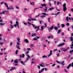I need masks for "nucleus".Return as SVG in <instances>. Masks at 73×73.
I'll list each match as a JSON object with an SVG mask.
<instances>
[{"instance_id":"nucleus-33","label":"nucleus","mask_w":73,"mask_h":73,"mask_svg":"<svg viewBox=\"0 0 73 73\" xmlns=\"http://www.w3.org/2000/svg\"><path fill=\"white\" fill-rule=\"evenodd\" d=\"M47 58V56L46 55H44L42 57V58Z\"/></svg>"},{"instance_id":"nucleus-17","label":"nucleus","mask_w":73,"mask_h":73,"mask_svg":"<svg viewBox=\"0 0 73 73\" xmlns=\"http://www.w3.org/2000/svg\"><path fill=\"white\" fill-rule=\"evenodd\" d=\"M47 38H53V36H52L50 35V36L48 37Z\"/></svg>"},{"instance_id":"nucleus-41","label":"nucleus","mask_w":73,"mask_h":73,"mask_svg":"<svg viewBox=\"0 0 73 73\" xmlns=\"http://www.w3.org/2000/svg\"><path fill=\"white\" fill-rule=\"evenodd\" d=\"M64 71H65L66 72H68V71H67V70H66V68L64 69Z\"/></svg>"},{"instance_id":"nucleus-62","label":"nucleus","mask_w":73,"mask_h":73,"mask_svg":"<svg viewBox=\"0 0 73 73\" xmlns=\"http://www.w3.org/2000/svg\"><path fill=\"white\" fill-rule=\"evenodd\" d=\"M28 50H31V49L30 48H27Z\"/></svg>"},{"instance_id":"nucleus-49","label":"nucleus","mask_w":73,"mask_h":73,"mask_svg":"<svg viewBox=\"0 0 73 73\" xmlns=\"http://www.w3.org/2000/svg\"><path fill=\"white\" fill-rule=\"evenodd\" d=\"M31 47H33V44H31Z\"/></svg>"},{"instance_id":"nucleus-48","label":"nucleus","mask_w":73,"mask_h":73,"mask_svg":"<svg viewBox=\"0 0 73 73\" xmlns=\"http://www.w3.org/2000/svg\"><path fill=\"white\" fill-rule=\"evenodd\" d=\"M23 23L25 25H27V23H25V22H23Z\"/></svg>"},{"instance_id":"nucleus-30","label":"nucleus","mask_w":73,"mask_h":73,"mask_svg":"<svg viewBox=\"0 0 73 73\" xmlns=\"http://www.w3.org/2000/svg\"><path fill=\"white\" fill-rule=\"evenodd\" d=\"M65 26V25L64 24H62L61 25V27H62V28H64V27Z\"/></svg>"},{"instance_id":"nucleus-60","label":"nucleus","mask_w":73,"mask_h":73,"mask_svg":"<svg viewBox=\"0 0 73 73\" xmlns=\"http://www.w3.org/2000/svg\"><path fill=\"white\" fill-rule=\"evenodd\" d=\"M16 8H17V9H19V7H17V6H16Z\"/></svg>"},{"instance_id":"nucleus-10","label":"nucleus","mask_w":73,"mask_h":73,"mask_svg":"<svg viewBox=\"0 0 73 73\" xmlns=\"http://www.w3.org/2000/svg\"><path fill=\"white\" fill-rule=\"evenodd\" d=\"M12 68L10 70V71H12L13 70H14V69H16V68L15 67H11V68Z\"/></svg>"},{"instance_id":"nucleus-51","label":"nucleus","mask_w":73,"mask_h":73,"mask_svg":"<svg viewBox=\"0 0 73 73\" xmlns=\"http://www.w3.org/2000/svg\"><path fill=\"white\" fill-rule=\"evenodd\" d=\"M54 5H56V3H57V2L56 1H54Z\"/></svg>"},{"instance_id":"nucleus-36","label":"nucleus","mask_w":73,"mask_h":73,"mask_svg":"<svg viewBox=\"0 0 73 73\" xmlns=\"http://www.w3.org/2000/svg\"><path fill=\"white\" fill-rule=\"evenodd\" d=\"M63 7H66V4L64 3V4H63Z\"/></svg>"},{"instance_id":"nucleus-47","label":"nucleus","mask_w":73,"mask_h":73,"mask_svg":"<svg viewBox=\"0 0 73 73\" xmlns=\"http://www.w3.org/2000/svg\"><path fill=\"white\" fill-rule=\"evenodd\" d=\"M28 53H29V51H27L26 53V54H28Z\"/></svg>"},{"instance_id":"nucleus-21","label":"nucleus","mask_w":73,"mask_h":73,"mask_svg":"<svg viewBox=\"0 0 73 73\" xmlns=\"http://www.w3.org/2000/svg\"><path fill=\"white\" fill-rule=\"evenodd\" d=\"M28 60H29V58L28 57H27L26 60L24 62V63H25L27 62V61Z\"/></svg>"},{"instance_id":"nucleus-31","label":"nucleus","mask_w":73,"mask_h":73,"mask_svg":"<svg viewBox=\"0 0 73 73\" xmlns=\"http://www.w3.org/2000/svg\"><path fill=\"white\" fill-rule=\"evenodd\" d=\"M18 50H17L15 52V54H17V53H18Z\"/></svg>"},{"instance_id":"nucleus-52","label":"nucleus","mask_w":73,"mask_h":73,"mask_svg":"<svg viewBox=\"0 0 73 73\" xmlns=\"http://www.w3.org/2000/svg\"><path fill=\"white\" fill-rule=\"evenodd\" d=\"M17 48H18L19 49H20V47H19L18 46H17Z\"/></svg>"},{"instance_id":"nucleus-18","label":"nucleus","mask_w":73,"mask_h":73,"mask_svg":"<svg viewBox=\"0 0 73 73\" xmlns=\"http://www.w3.org/2000/svg\"><path fill=\"white\" fill-rule=\"evenodd\" d=\"M58 27H54V29H55V30H58Z\"/></svg>"},{"instance_id":"nucleus-29","label":"nucleus","mask_w":73,"mask_h":73,"mask_svg":"<svg viewBox=\"0 0 73 73\" xmlns=\"http://www.w3.org/2000/svg\"><path fill=\"white\" fill-rule=\"evenodd\" d=\"M5 5L8 8V5L7 4V3H5Z\"/></svg>"},{"instance_id":"nucleus-35","label":"nucleus","mask_w":73,"mask_h":73,"mask_svg":"<svg viewBox=\"0 0 73 73\" xmlns=\"http://www.w3.org/2000/svg\"><path fill=\"white\" fill-rule=\"evenodd\" d=\"M32 3L31 2L30 3L31 4V5H34V2H32ZM32 3H33V4H32Z\"/></svg>"},{"instance_id":"nucleus-57","label":"nucleus","mask_w":73,"mask_h":73,"mask_svg":"<svg viewBox=\"0 0 73 73\" xmlns=\"http://www.w3.org/2000/svg\"><path fill=\"white\" fill-rule=\"evenodd\" d=\"M58 28H60V25H59V23H58Z\"/></svg>"},{"instance_id":"nucleus-27","label":"nucleus","mask_w":73,"mask_h":73,"mask_svg":"<svg viewBox=\"0 0 73 73\" xmlns=\"http://www.w3.org/2000/svg\"><path fill=\"white\" fill-rule=\"evenodd\" d=\"M45 29V28H44V26H42L41 27V31H43V29Z\"/></svg>"},{"instance_id":"nucleus-55","label":"nucleus","mask_w":73,"mask_h":73,"mask_svg":"<svg viewBox=\"0 0 73 73\" xmlns=\"http://www.w3.org/2000/svg\"><path fill=\"white\" fill-rule=\"evenodd\" d=\"M59 4H60V2H59L58 1L57 2V5H59Z\"/></svg>"},{"instance_id":"nucleus-26","label":"nucleus","mask_w":73,"mask_h":73,"mask_svg":"<svg viewBox=\"0 0 73 73\" xmlns=\"http://www.w3.org/2000/svg\"><path fill=\"white\" fill-rule=\"evenodd\" d=\"M70 40H71V41H73V37L71 36V37H70Z\"/></svg>"},{"instance_id":"nucleus-64","label":"nucleus","mask_w":73,"mask_h":73,"mask_svg":"<svg viewBox=\"0 0 73 73\" xmlns=\"http://www.w3.org/2000/svg\"><path fill=\"white\" fill-rule=\"evenodd\" d=\"M62 35H64V33H62L61 34Z\"/></svg>"},{"instance_id":"nucleus-63","label":"nucleus","mask_w":73,"mask_h":73,"mask_svg":"<svg viewBox=\"0 0 73 73\" xmlns=\"http://www.w3.org/2000/svg\"><path fill=\"white\" fill-rule=\"evenodd\" d=\"M42 21H40V24H41V23H42Z\"/></svg>"},{"instance_id":"nucleus-58","label":"nucleus","mask_w":73,"mask_h":73,"mask_svg":"<svg viewBox=\"0 0 73 73\" xmlns=\"http://www.w3.org/2000/svg\"><path fill=\"white\" fill-rule=\"evenodd\" d=\"M0 22L1 23H3V20L1 19L0 20Z\"/></svg>"},{"instance_id":"nucleus-61","label":"nucleus","mask_w":73,"mask_h":73,"mask_svg":"<svg viewBox=\"0 0 73 73\" xmlns=\"http://www.w3.org/2000/svg\"><path fill=\"white\" fill-rule=\"evenodd\" d=\"M56 65V64H52V67H53V66H55Z\"/></svg>"},{"instance_id":"nucleus-53","label":"nucleus","mask_w":73,"mask_h":73,"mask_svg":"<svg viewBox=\"0 0 73 73\" xmlns=\"http://www.w3.org/2000/svg\"><path fill=\"white\" fill-rule=\"evenodd\" d=\"M44 25H45V28H46V26H47L46 24V23H44Z\"/></svg>"},{"instance_id":"nucleus-40","label":"nucleus","mask_w":73,"mask_h":73,"mask_svg":"<svg viewBox=\"0 0 73 73\" xmlns=\"http://www.w3.org/2000/svg\"><path fill=\"white\" fill-rule=\"evenodd\" d=\"M26 55H27V56L28 57V58H31V57H30V56H29V55H28V54H26Z\"/></svg>"},{"instance_id":"nucleus-45","label":"nucleus","mask_w":73,"mask_h":73,"mask_svg":"<svg viewBox=\"0 0 73 73\" xmlns=\"http://www.w3.org/2000/svg\"><path fill=\"white\" fill-rule=\"evenodd\" d=\"M60 12H58L57 14H56V15H58V14H60Z\"/></svg>"},{"instance_id":"nucleus-32","label":"nucleus","mask_w":73,"mask_h":73,"mask_svg":"<svg viewBox=\"0 0 73 73\" xmlns=\"http://www.w3.org/2000/svg\"><path fill=\"white\" fill-rule=\"evenodd\" d=\"M68 16L66 18V21H69V19H68Z\"/></svg>"},{"instance_id":"nucleus-8","label":"nucleus","mask_w":73,"mask_h":73,"mask_svg":"<svg viewBox=\"0 0 73 73\" xmlns=\"http://www.w3.org/2000/svg\"><path fill=\"white\" fill-rule=\"evenodd\" d=\"M44 7L46 8V9H44V12H46V11H47V9H48V7L46 6V5H45Z\"/></svg>"},{"instance_id":"nucleus-39","label":"nucleus","mask_w":73,"mask_h":73,"mask_svg":"<svg viewBox=\"0 0 73 73\" xmlns=\"http://www.w3.org/2000/svg\"><path fill=\"white\" fill-rule=\"evenodd\" d=\"M50 18H48V21H49V23H50Z\"/></svg>"},{"instance_id":"nucleus-12","label":"nucleus","mask_w":73,"mask_h":73,"mask_svg":"<svg viewBox=\"0 0 73 73\" xmlns=\"http://www.w3.org/2000/svg\"><path fill=\"white\" fill-rule=\"evenodd\" d=\"M63 11H64V12H65L67 9V8H66V7H63Z\"/></svg>"},{"instance_id":"nucleus-24","label":"nucleus","mask_w":73,"mask_h":73,"mask_svg":"<svg viewBox=\"0 0 73 73\" xmlns=\"http://www.w3.org/2000/svg\"><path fill=\"white\" fill-rule=\"evenodd\" d=\"M71 66V64H70L68 65V66L67 68V69H69V68H70V67Z\"/></svg>"},{"instance_id":"nucleus-11","label":"nucleus","mask_w":73,"mask_h":73,"mask_svg":"<svg viewBox=\"0 0 73 73\" xmlns=\"http://www.w3.org/2000/svg\"><path fill=\"white\" fill-rule=\"evenodd\" d=\"M24 42H26V43H29V41L28 40V39H26L24 40Z\"/></svg>"},{"instance_id":"nucleus-14","label":"nucleus","mask_w":73,"mask_h":73,"mask_svg":"<svg viewBox=\"0 0 73 73\" xmlns=\"http://www.w3.org/2000/svg\"><path fill=\"white\" fill-rule=\"evenodd\" d=\"M14 63H15V64H17L18 63H19V61H18V60H15L14 61Z\"/></svg>"},{"instance_id":"nucleus-15","label":"nucleus","mask_w":73,"mask_h":73,"mask_svg":"<svg viewBox=\"0 0 73 73\" xmlns=\"http://www.w3.org/2000/svg\"><path fill=\"white\" fill-rule=\"evenodd\" d=\"M36 35H37V34H36V33H34L32 35H31V36L32 37H34V36H36Z\"/></svg>"},{"instance_id":"nucleus-6","label":"nucleus","mask_w":73,"mask_h":73,"mask_svg":"<svg viewBox=\"0 0 73 73\" xmlns=\"http://www.w3.org/2000/svg\"><path fill=\"white\" fill-rule=\"evenodd\" d=\"M61 49L62 50V51L64 52H65L66 51H68V50L67 49H66L65 48H61Z\"/></svg>"},{"instance_id":"nucleus-9","label":"nucleus","mask_w":73,"mask_h":73,"mask_svg":"<svg viewBox=\"0 0 73 73\" xmlns=\"http://www.w3.org/2000/svg\"><path fill=\"white\" fill-rule=\"evenodd\" d=\"M14 8L13 7H8L7 9L8 10H11L12 9H13Z\"/></svg>"},{"instance_id":"nucleus-59","label":"nucleus","mask_w":73,"mask_h":73,"mask_svg":"<svg viewBox=\"0 0 73 73\" xmlns=\"http://www.w3.org/2000/svg\"><path fill=\"white\" fill-rule=\"evenodd\" d=\"M37 67L38 69H40V66H37Z\"/></svg>"},{"instance_id":"nucleus-22","label":"nucleus","mask_w":73,"mask_h":73,"mask_svg":"<svg viewBox=\"0 0 73 73\" xmlns=\"http://www.w3.org/2000/svg\"><path fill=\"white\" fill-rule=\"evenodd\" d=\"M53 54V53L52 52H51L48 55V57H49V56H50Z\"/></svg>"},{"instance_id":"nucleus-1","label":"nucleus","mask_w":73,"mask_h":73,"mask_svg":"<svg viewBox=\"0 0 73 73\" xmlns=\"http://www.w3.org/2000/svg\"><path fill=\"white\" fill-rule=\"evenodd\" d=\"M28 24H29L28 25L29 26H30L31 25H32L33 27H34V29H37V28H38V29L36 30V32H37L38 31H39V30H40V28H39V27H40V26H36L35 25L31 23H30L29 22H28Z\"/></svg>"},{"instance_id":"nucleus-7","label":"nucleus","mask_w":73,"mask_h":73,"mask_svg":"<svg viewBox=\"0 0 73 73\" xmlns=\"http://www.w3.org/2000/svg\"><path fill=\"white\" fill-rule=\"evenodd\" d=\"M56 62L57 63H58V64H64V61H63L62 62L60 63L59 61H56Z\"/></svg>"},{"instance_id":"nucleus-50","label":"nucleus","mask_w":73,"mask_h":73,"mask_svg":"<svg viewBox=\"0 0 73 73\" xmlns=\"http://www.w3.org/2000/svg\"><path fill=\"white\" fill-rule=\"evenodd\" d=\"M66 25L67 26H69V23H67V24H66Z\"/></svg>"},{"instance_id":"nucleus-34","label":"nucleus","mask_w":73,"mask_h":73,"mask_svg":"<svg viewBox=\"0 0 73 73\" xmlns=\"http://www.w3.org/2000/svg\"><path fill=\"white\" fill-rule=\"evenodd\" d=\"M72 52H73V50H71L70 51L69 53H72Z\"/></svg>"},{"instance_id":"nucleus-54","label":"nucleus","mask_w":73,"mask_h":73,"mask_svg":"<svg viewBox=\"0 0 73 73\" xmlns=\"http://www.w3.org/2000/svg\"><path fill=\"white\" fill-rule=\"evenodd\" d=\"M40 16V14H39L38 15L36 16L35 17H38Z\"/></svg>"},{"instance_id":"nucleus-19","label":"nucleus","mask_w":73,"mask_h":73,"mask_svg":"<svg viewBox=\"0 0 73 73\" xmlns=\"http://www.w3.org/2000/svg\"><path fill=\"white\" fill-rule=\"evenodd\" d=\"M31 20H32V21H37V20L35 18H31Z\"/></svg>"},{"instance_id":"nucleus-20","label":"nucleus","mask_w":73,"mask_h":73,"mask_svg":"<svg viewBox=\"0 0 73 73\" xmlns=\"http://www.w3.org/2000/svg\"><path fill=\"white\" fill-rule=\"evenodd\" d=\"M5 23H0V25H1V26H3V25H5Z\"/></svg>"},{"instance_id":"nucleus-4","label":"nucleus","mask_w":73,"mask_h":73,"mask_svg":"<svg viewBox=\"0 0 73 73\" xmlns=\"http://www.w3.org/2000/svg\"><path fill=\"white\" fill-rule=\"evenodd\" d=\"M64 45H65V43H63V44L60 43V44L58 45L57 46L58 47H60V46H63Z\"/></svg>"},{"instance_id":"nucleus-38","label":"nucleus","mask_w":73,"mask_h":73,"mask_svg":"<svg viewBox=\"0 0 73 73\" xmlns=\"http://www.w3.org/2000/svg\"><path fill=\"white\" fill-rule=\"evenodd\" d=\"M37 40V39L36 38H34L33 39V40L35 41V40Z\"/></svg>"},{"instance_id":"nucleus-43","label":"nucleus","mask_w":73,"mask_h":73,"mask_svg":"<svg viewBox=\"0 0 73 73\" xmlns=\"http://www.w3.org/2000/svg\"><path fill=\"white\" fill-rule=\"evenodd\" d=\"M19 42H17V45L18 46H19L20 45V43H19Z\"/></svg>"},{"instance_id":"nucleus-44","label":"nucleus","mask_w":73,"mask_h":73,"mask_svg":"<svg viewBox=\"0 0 73 73\" xmlns=\"http://www.w3.org/2000/svg\"><path fill=\"white\" fill-rule=\"evenodd\" d=\"M22 57H23V58L24 57H25V54H22Z\"/></svg>"},{"instance_id":"nucleus-5","label":"nucleus","mask_w":73,"mask_h":73,"mask_svg":"<svg viewBox=\"0 0 73 73\" xmlns=\"http://www.w3.org/2000/svg\"><path fill=\"white\" fill-rule=\"evenodd\" d=\"M54 27V26H53V25H52L51 27L50 28V29L49 28H48V29L49 31L50 32V30H52L53 29Z\"/></svg>"},{"instance_id":"nucleus-28","label":"nucleus","mask_w":73,"mask_h":73,"mask_svg":"<svg viewBox=\"0 0 73 73\" xmlns=\"http://www.w3.org/2000/svg\"><path fill=\"white\" fill-rule=\"evenodd\" d=\"M45 70V68H43L41 69V70L40 71V72H42V71H43V70Z\"/></svg>"},{"instance_id":"nucleus-13","label":"nucleus","mask_w":73,"mask_h":73,"mask_svg":"<svg viewBox=\"0 0 73 73\" xmlns=\"http://www.w3.org/2000/svg\"><path fill=\"white\" fill-rule=\"evenodd\" d=\"M54 9V7H51L50 8L48 9V11H52V10H53Z\"/></svg>"},{"instance_id":"nucleus-2","label":"nucleus","mask_w":73,"mask_h":73,"mask_svg":"<svg viewBox=\"0 0 73 73\" xmlns=\"http://www.w3.org/2000/svg\"><path fill=\"white\" fill-rule=\"evenodd\" d=\"M42 15H42L40 17L41 18H44V17H45L46 16H48V14H46L45 13H42Z\"/></svg>"},{"instance_id":"nucleus-56","label":"nucleus","mask_w":73,"mask_h":73,"mask_svg":"<svg viewBox=\"0 0 73 73\" xmlns=\"http://www.w3.org/2000/svg\"><path fill=\"white\" fill-rule=\"evenodd\" d=\"M28 20L29 21H31V19H28Z\"/></svg>"},{"instance_id":"nucleus-23","label":"nucleus","mask_w":73,"mask_h":73,"mask_svg":"<svg viewBox=\"0 0 73 73\" xmlns=\"http://www.w3.org/2000/svg\"><path fill=\"white\" fill-rule=\"evenodd\" d=\"M17 40L18 41V42H20V38H17Z\"/></svg>"},{"instance_id":"nucleus-3","label":"nucleus","mask_w":73,"mask_h":73,"mask_svg":"<svg viewBox=\"0 0 73 73\" xmlns=\"http://www.w3.org/2000/svg\"><path fill=\"white\" fill-rule=\"evenodd\" d=\"M45 5H46V4H45V3L41 4V6H42L39 7V8L42 9V8H43V7H45Z\"/></svg>"},{"instance_id":"nucleus-46","label":"nucleus","mask_w":73,"mask_h":73,"mask_svg":"<svg viewBox=\"0 0 73 73\" xmlns=\"http://www.w3.org/2000/svg\"><path fill=\"white\" fill-rule=\"evenodd\" d=\"M11 27H10V28H13V26L12 25H10Z\"/></svg>"},{"instance_id":"nucleus-42","label":"nucleus","mask_w":73,"mask_h":73,"mask_svg":"<svg viewBox=\"0 0 73 73\" xmlns=\"http://www.w3.org/2000/svg\"><path fill=\"white\" fill-rule=\"evenodd\" d=\"M40 66H41V67H43V66H44V65L42 64H40Z\"/></svg>"},{"instance_id":"nucleus-25","label":"nucleus","mask_w":73,"mask_h":73,"mask_svg":"<svg viewBox=\"0 0 73 73\" xmlns=\"http://www.w3.org/2000/svg\"><path fill=\"white\" fill-rule=\"evenodd\" d=\"M61 32V29H60L58 31V34H60Z\"/></svg>"},{"instance_id":"nucleus-16","label":"nucleus","mask_w":73,"mask_h":73,"mask_svg":"<svg viewBox=\"0 0 73 73\" xmlns=\"http://www.w3.org/2000/svg\"><path fill=\"white\" fill-rule=\"evenodd\" d=\"M16 24H17V27H18V28H19V22L17 21H16Z\"/></svg>"},{"instance_id":"nucleus-37","label":"nucleus","mask_w":73,"mask_h":73,"mask_svg":"<svg viewBox=\"0 0 73 73\" xmlns=\"http://www.w3.org/2000/svg\"><path fill=\"white\" fill-rule=\"evenodd\" d=\"M20 62H21V64H24V62H23V61H20Z\"/></svg>"}]
</instances>
